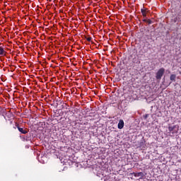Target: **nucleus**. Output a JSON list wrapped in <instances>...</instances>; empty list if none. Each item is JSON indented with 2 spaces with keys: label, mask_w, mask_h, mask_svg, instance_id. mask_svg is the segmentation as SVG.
<instances>
[{
  "label": "nucleus",
  "mask_w": 181,
  "mask_h": 181,
  "mask_svg": "<svg viewBox=\"0 0 181 181\" xmlns=\"http://www.w3.org/2000/svg\"><path fill=\"white\" fill-rule=\"evenodd\" d=\"M163 74H165V68H160L156 74V80H161L162 77H163Z\"/></svg>",
  "instance_id": "f257e3e1"
},
{
  "label": "nucleus",
  "mask_w": 181,
  "mask_h": 181,
  "mask_svg": "<svg viewBox=\"0 0 181 181\" xmlns=\"http://www.w3.org/2000/svg\"><path fill=\"white\" fill-rule=\"evenodd\" d=\"M168 131L173 134H177L179 132V125L169 126Z\"/></svg>",
  "instance_id": "f03ea898"
},
{
  "label": "nucleus",
  "mask_w": 181,
  "mask_h": 181,
  "mask_svg": "<svg viewBox=\"0 0 181 181\" xmlns=\"http://www.w3.org/2000/svg\"><path fill=\"white\" fill-rule=\"evenodd\" d=\"M16 128H18L19 132H21V134H28V131L24 129L23 127H19V124H18V123L16 124Z\"/></svg>",
  "instance_id": "7ed1b4c3"
},
{
  "label": "nucleus",
  "mask_w": 181,
  "mask_h": 181,
  "mask_svg": "<svg viewBox=\"0 0 181 181\" xmlns=\"http://www.w3.org/2000/svg\"><path fill=\"white\" fill-rule=\"evenodd\" d=\"M141 12L144 18H146V14L148 13V8H141Z\"/></svg>",
  "instance_id": "20e7f679"
},
{
  "label": "nucleus",
  "mask_w": 181,
  "mask_h": 181,
  "mask_svg": "<svg viewBox=\"0 0 181 181\" xmlns=\"http://www.w3.org/2000/svg\"><path fill=\"white\" fill-rule=\"evenodd\" d=\"M117 127L119 129H122V128H124V120L120 119L119 121Z\"/></svg>",
  "instance_id": "39448f33"
},
{
  "label": "nucleus",
  "mask_w": 181,
  "mask_h": 181,
  "mask_svg": "<svg viewBox=\"0 0 181 181\" xmlns=\"http://www.w3.org/2000/svg\"><path fill=\"white\" fill-rule=\"evenodd\" d=\"M143 22H146V23H148V25H152V23H153V21H151V19L146 20V18L143 19Z\"/></svg>",
  "instance_id": "423d86ee"
},
{
  "label": "nucleus",
  "mask_w": 181,
  "mask_h": 181,
  "mask_svg": "<svg viewBox=\"0 0 181 181\" xmlns=\"http://www.w3.org/2000/svg\"><path fill=\"white\" fill-rule=\"evenodd\" d=\"M170 79L171 81H175V80H176V76L175 74H171L170 76Z\"/></svg>",
  "instance_id": "0eeeda50"
},
{
  "label": "nucleus",
  "mask_w": 181,
  "mask_h": 181,
  "mask_svg": "<svg viewBox=\"0 0 181 181\" xmlns=\"http://www.w3.org/2000/svg\"><path fill=\"white\" fill-rule=\"evenodd\" d=\"M132 175H134V176L135 177H138L139 176H141V175H144V173H142L141 172L136 173H133Z\"/></svg>",
  "instance_id": "6e6552de"
},
{
  "label": "nucleus",
  "mask_w": 181,
  "mask_h": 181,
  "mask_svg": "<svg viewBox=\"0 0 181 181\" xmlns=\"http://www.w3.org/2000/svg\"><path fill=\"white\" fill-rule=\"evenodd\" d=\"M4 53H5V50L4 49V47H0V55L3 56Z\"/></svg>",
  "instance_id": "1a4fd4ad"
},
{
  "label": "nucleus",
  "mask_w": 181,
  "mask_h": 181,
  "mask_svg": "<svg viewBox=\"0 0 181 181\" xmlns=\"http://www.w3.org/2000/svg\"><path fill=\"white\" fill-rule=\"evenodd\" d=\"M86 40H88V42H91V40L93 39L91 37H86Z\"/></svg>",
  "instance_id": "9d476101"
}]
</instances>
